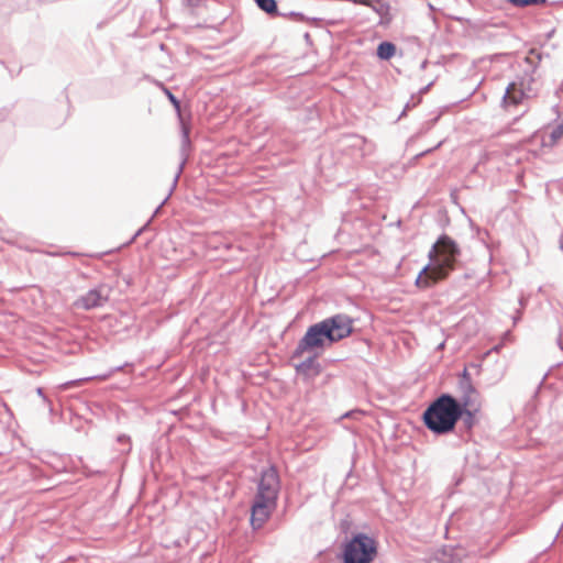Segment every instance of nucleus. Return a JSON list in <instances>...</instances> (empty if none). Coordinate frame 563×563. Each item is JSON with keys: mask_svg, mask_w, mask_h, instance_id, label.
I'll return each mask as SVG.
<instances>
[{"mask_svg": "<svg viewBox=\"0 0 563 563\" xmlns=\"http://www.w3.org/2000/svg\"><path fill=\"white\" fill-rule=\"evenodd\" d=\"M257 5L268 14H277L276 0H255Z\"/></svg>", "mask_w": 563, "mask_h": 563, "instance_id": "nucleus-9", "label": "nucleus"}, {"mask_svg": "<svg viewBox=\"0 0 563 563\" xmlns=\"http://www.w3.org/2000/svg\"><path fill=\"white\" fill-rule=\"evenodd\" d=\"M521 99V92L518 95L515 92L514 88H508L507 92L505 95V103L507 104H514L517 106L520 102Z\"/></svg>", "mask_w": 563, "mask_h": 563, "instance_id": "nucleus-11", "label": "nucleus"}, {"mask_svg": "<svg viewBox=\"0 0 563 563\" xmlns=\"http://www.w3.org/2000/svg\"><path fill=\"white\" fill-rule=\"evenodd\" d=\"M396 53V46L390 42H383L377 47V56L380 59H390Z\"/></svg>", "mask_w": 563, "mask_h": 563, "instance_id": "nucleus-8", "label": "nucleus"}, {"mask_svg": "<svg viewBox=\"0 0 563 563\" xmlns=\"http://www.w3.org/2000/svg\"><path fill=\"white\" fill-rule=\"evenodd\" d=\"M108 297L102 295L100 290L92 289L75 301V307L84 310H90L102 306Z\"/></svg>", "mask_w": 563, "mask_h": 563, "instance_id": "nucleus-6", "label": "nucleus"}, {"mask_svg": "<svg viewBox=\"0 0 563 563\" xmlns=\"http://www.w3.org/2000/svg\"><path fill=\"white\" fill-rule=\"evenodd\" d=\"M549 137L550 140L548 142H544V144L550 146L556 144L561 139H563V122L552 130Z\"/></svg>", "mask_w": 563, "mask_h": 563, "instance_id": "nucleus-10", "label": "nucleus"}, {"mask_svg": "<svg viewBox=\"0 0 563 563\" xmlns=\"http://www.w3.org/2000/svg\"><path fill=\"white\" fill-rule=\"evenodd\" d=\"M375 555V541L365 534H357L345 545L344 563H371Z\"/></svg>", "mask_w": 563, "mask_h": 563, "instance_id": "nucleus-5", "label": "nucleus"}, {"mask_svg": "<svg viewBox=\"0 0 563 563\" xmlns=\"http://www.w3.org/2000/svg\"><path fill=\"white\" fill-rule=\"evenodd\" d=\"M471 406L472 400L470 397L465 398L460 405L452 396L442 395L424 411V424L435 433H448L454 429L463 411L471 416V412L467 410V407Z\"/></svg>", "mask_w": 563, "mask_h": 563, "instance_id": "nucleus-3", "label": "nucleus"}, {"mask_svg": "<svg viewBox=\"0 0 563 563\" xmlns=\"http://www.w3.org/2000/svg\"><path fill=\"white\" fill-rule=\"evenodd\" d=\"M515 5H531V4H542L545 0H510Z\"/></svg>", "mask_w": 563, "mask_h": 563, "instance_id": "nucleus-12", "label": "nucleus"}, {"mask_svg": "<svg viewBox=\"0 0 563 563\" xmlns=\"http://www.w3.org/2000/svg\"><path fill=\"white\" fill-rule=\"evenodd\" d=\"M86 380L87 379H79V380H76L74 383H70V385L78 386V385H80V383L86 382Z\"/></svg>", "mask_w": 563, "mask_h": 563, "instance_id": "nucleus-14", "label": "nucleus"}, {"mask_svg": "<svg viewBox=\"0 0 563 563\" xmlns=\"http://www.w3.org/2000/svg\"><path fill=\"white\" fill-rule=\"evenodd\" d=\"M318 356H309L307 360L302 361L296 366V371L298 374L302 375L307 379H312L317 377L321 373V365L317 361Z\"/></svg>", "mask_w": 563, "mask_h": 563, "instance_id": "nucleus-7", "label": "nucleus"}, {"mask_svg": "<svg viewBox=\"0 0 563 563\" xmlns=\"http://www.w3.org/2000/svg\"><path fill=\"white\" fill-rule=\"evenodd\" d=\"M459 254L460 250L450 236H440L429 253L430 265L426 266L416 279L417 287L426 289L448 278L455 269Z\"/></svg>", "mask_w": 563, "mask_h": 563, "instance_id": "nucleus-2", "label": "nucleus"}, {"mask_svg": "<svg viewBox=\"0 0 563 563\" xmlns=\"http://www.w3.org/2000/svg\"><path fill=\"white\" fill-rule=\"evenodd\" d=\"M352 320L347 316L336 314L308 328L299 341L292 357H302L305 353L320 356L325 347L331 346L352 333Z\"/></svg>", "mask_w": 563, "mask_h": 563, "instance_id": "nucleus-1", "label": "nucleus"}, {"mask_svg": "<svg viewBox=\"0 0 563 563\" xmlns=\"http://www.w3.org/2000/svg\"><path fill=\"white\" fill-rule=\"evenodd\" d=\"M166 96L168 97V99L170 100V102L173 103V106L175 107V109L177 111H179L180 109V104H179V101L176 99V97L168 90V89H164Z\"/></svg>", "mask_w": 563, "mask_h": 563, "instance_id": "nucleus-13", "label": "nucleus"}, {"mask_svg": "<svg viewBox=\"0 0 563 563\" xmlns=\"http://www.w3.org/2000/svg\"><path fill=\"white\" fill-rule=\"evenodd\" d=\"M279 477L275 468L263 472L251 511V523L261 528L276 508Z\"/></svg>", "mask_w": 563, "mask_h": 563, "instance_id": "nucleus-4", "label": "nucleus"}]
</instances>
